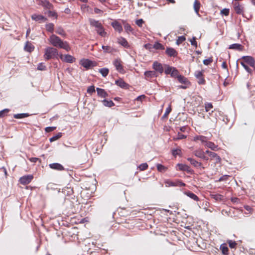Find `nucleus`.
I'll return each instance as SVG.
<instances>
[{"instance_id":"13d9d810","label":"nucleus","mask_w":255,"mask_h":255,"mask_svg":"<svg viewBox=\"0 0 255 255\" xmlns=\"http://www.w3.org/2000/svg\"><path fill=\"white\" fill-rule=\"evenodd\" d=\"M213 108L211 103H208L205 104V110L206 112L209 111Z\"/></svg>"},{"instance_id":"4be33fe9","label":"nucleus","mask_w":255,"mask_h":255,"mask_svg":"<svg viewBox=\"0 0 255 255\" xmlns=\"http://www.w3.org/2000/svg\"><path fill=\"white\" fill-rule=\"evenodd\" d=\"M243 46L239 43H234L229 46V48L231 49L237 50L238 51H242L243 50Z\"/></svg>"},{"instance_id":"393cba45","label":"nucleus","mask_w":255,"mask_h":255,"mask_svg":"<svg viewBox=\"0 0 255 255\" xmlns=\"http://www.w3.org/2000/svg\"><path fill=\"white\" fill-rule=\"evenodd\" d=\"M96 90L97 91L98 95L99 97L102 98H106L108 96V94L104 89L97 88Z\"/></svg>"},{"instance_id":"423d86ee","label":"nucleus","mask_w":255,"mask_h":255,"mask_svg":"<svg viewBox=\"0 0 255 255\" xmlns=\"http://www.w3.org/2000/svg\"><path fill=\"white\" fill-rule=\"evenodd\" d=\"M113 65L118 72L121 73H124L125 70L122 65V61L120 59L117 58L115 59L113 61Z\"/></svg>"},{"instance_id":"6e6552de","label":"nucleus","mask_w":255,"mask_h":255,"mask_svg":"<svg viewBox=\"0 0 255 255\" xmlns=\"http://www.w3.org/2000/svg\"><path fill=\"white\" fill-rule=\"evenodd\" d=\"M177 166L178 167V169L180 171H186L189 174H193L194 172L193 170L187 165L178 163L177 164Z\"/></svg>"},{"instance_id":"3c124183","label":"nucleus","mask_w":255,"mask_h":255,"mask_svg":"<svg viewBox=\"0 0 255 255\" xmlns=\"http://www.w3.org/2000/svg\"><path fill=\"white\" fill-rule=\"evenodd\" d=\"M212 196L216 200H222L224 198L223 196L220 194L213 195Z\"/></svg>"},{"instance_id":"37998d69","label":"nucleus","mask_w":255,"mask_h":255,"mask_svg":"<svg viewBox=\"0 0 255 255\" xmlns=\"http://www.w3.org/2000/svg\"><path fill=\"white\" fill-rule=\"evenodd\" d=\"M153 48L156 49H164L163 45L159 42L155 43L153 45Z\"/></svg>"},{"instance_id":"680f3d73","label":"nucleus","mask_w":255,"mask_h":255,"mask_svg":"<svg viewBox=\"0 0 255 255\" xmlns=\"http://www.w3.org/2000/svg\"><path fill=\"white\" fill-rule=\"evenodd\" d=\"M9 111V110L7 109H4L1 111H0V118L3 117L6 114H7Z\"/></svg>"},{"instance_id":"a211bd4d","label":"nucleus","mask_w":255,"mask_h":255,"mask_svg":"<svg viewBox=\"0 0 255 255\" xmlns=\"http://www.w3.org/2000/svg\"><path fill=\"white\" fill-rule=\"evenodd\" d=\"M165 53L167 55H168L170 57H176L178 53L173 48L167 47L166 49Z\"/></svg>"},{"instance_id":"20e7f679","label":"nucleus","mask_w":255,"mask_h":255,"mask_svg":"<svg viewBox=\"0 0 255 255\" xmlns=\"http://www.w3.org/2000/svg\"><path fill=\"white\" fill-rule=\"evenodd\" d=\"M164 183L166 187H183L185 186V184L183 183L181 180L179 179L175 180V181H172L171 180H166L165 181Z\"/></svg>"},{"instance_id":"8fccbe9b","label":"nucleus","mask_w":255,"mask_h":255,"mask_svg":"<svg viewBox=\"0 0 255 255\" xmlns=\"http://www.w3.org/2000/svg\"><path fill=\"white\" fill-rule=\"evenodd\" d=\"M148 167V165L146 163H144L140 164L138 166L139 169L141 171H143L145 169H146Z\"/></svg>"},{"instance_id":"6ab92c4d","label":"nucleus","mask_w":255,"mask_h":255,"mask_svg":"<svg viewBox=\"0 0 255 255\" xmlns=\"http://www.w3.org/2000/svg\"><path fill=\"white\" fill-rule=\"evenodd\" d=\"M144 75L145 78L147 80L157 76L156 72L154 71H146L144 72Z\"/></svg>"},{"instance_id":"338daca9","label":"nucleus","mask_w":255,"mask_h":255,"mask_svg":"<svg viewBox=\"0 0 255 255\" xmlns=\"http://www.w3.org/2000/svg\"><path fill=\"white\" fill-rule=\"evenodd\" d=\"M56 128L55 127H48L45 128V131L49 132L54 130Z\"/></svg>"},{"instance_id":"c03bdc74","label":"nucleus","mask_w":255,"mask_h":255,"mask_svg":"<svg viewBox=\"0 0 255 255\" xmlns=\"http://www.w3.org/2000/svg\"><path fill=\"white\" fill-rule=\"evenodd\" d=\"M171 106L169 105L166 109V110H165V112L163 116V118H165L166 117H167V116L169 115V114L171 112Z\"/></svg>"},{"instance_id":"c756f323","label":"nucleus","mask_w":255,"mask_h":255,"mask_svg":"<svg viewBox=\"0 0 255 255\" xmlns=\"http://www.w3.org/2000/svg\"><path fill=\"white\" fill-rule=\"evenodd\" d=\"M193 154L197 157L201 158L205 154L204 151L201 149H198L193 151Z\"/></svg>"},{"instance_id":"39448f33","label":"nucleus","mask_w":255,"mask_h":255,"mask_svg":"<svg viewBox=\"0 0 255 255\" xmlns=\"http://www.w3.org/2000/svg\"><path fill=\"white\" fill-rule=\"evenodd\" d=\"M166 74H170L171 77L174 78H177L179 75L178 71L174 67L167 66L165 70Z\"/></svg>"},{"instance_id":"0e129e2a","label":"nucleus","mask_w":255,"mask_h":255,"mask_svg":"<svg viewBox=\"0 0 255 255\" xmlns=\"http://www.w3.org/2000/svg\"><path fill=\"white\" fill-rule=\"evenodd\" d=\"M190 41L192 45L194 46L195 47H197V43L196 41V38L195 37H193Z\"/></svg>"},{"instance_id":"5701e85b","label":"nucleus","mask_w":255,"mask_h":255,"mask_svg":"<svg viewBox=\"0 0 255 255\" xmlns=\"http://www.w3.org/2000/svg\"><path fill=\"white\" fill-rule=\"evenodd\" d=\"M209 156L211 158V160L214 159L215 160V164H218L220 163L221 159L217 153L213 152L212 153H211V155Z\"/></svg>"},{"instance_id":"b1692460","label":"nucleus","mask_w":255,"mask_h":255,"mask_svg":"<svg viewBox=\"0 0 255 255\" xmlns=\"http://www.w3.org/2000/svg\"><path fill=\"white\" fill-rule=\"evenodd\" d=\"M205 146L213 150H216L218 149V145H216L214 142L208 141V140L205 142Z\"/></svg>"},{"instance_id":"bf43d9fd","label":"nucleus","mask_w":255,"mask_h":255,"mask_svg":"<svg viewBox=\"0 0 255 255\" xmlns=\"http://www.w3.org/2000/svg\"><path fill=\"white\" fill-rule=\"evenodd\" d=\"M198 79V83L199 84H204L205 83V80L203 76H201Z\"/></svg>"},{"instance_id":"0eeeda50","label":"nucleus","mask_w":255,"mask_h":255,"mask_svg":"<svg viewBox=\"0 0 255 255\" xmlns=\"http://www.w3.org/2000/svg\"><path fill=\"white\" fill-rule=\"evenodd\" d=\"M80 64L86 69H89L91 67H94L96 65V63L89 59H83L80 61Z\"/></svg>"},{"instance_id":"dca6fc26","label":"nucleus","mask_w":255,"mask_h":255,"mask_svg":"<svg viewBox=\"0 0 255 255\" xmlns=\"http://www.w3.org/2000/svg\"><path fill=\"white\" fill-rule=\"evenodd\" d=\"M234 9L237 14H241L243 13L244 7L239 2H235L234 4Z\"/></svg>"},{"instance_id":"79ce46f5","label":"nucleus","mask_w":255,"mask_h":255,"mask_svg":"<svg viewBox=\"0 0 255 255\" xmlns=\"http://www.w3.org/2000/svg\"><path fill=\"white\" fill-rule=\"evenodd\" d=\"M186 40L185 36H181L178 37V39L176 40V43L177 45H179L183 42H184Z\"/></svg>"},{"instance_id":"a19ab883","label":"nucleus","mask_w":255,"mask_h":255,"mask_svg":"<svg viewBox=\"0 0 255 255\" xmlns=\"http://www.w3.org/2000/svg\"><path fill=\"white\" fill-rule=\"evenodd\" d=\"M62 136V133L61 132H59L58 134H57L56 135L52 136L49 139L50 142H53L55 140H57L60 137H61Z\"/></svg>"},{"instance_id":"c85d7f7f","label":"nucleus","mask_w":255,"mask_h":255,"mask_svg":"<svg viewBox=\"0 0 255 255\" xmlns=\"http://www.w3.org/2000/svg\"><path fill=\"white\" fill-rule=\"evenodd\" d=\"M208 140L207 137L203 135H197L194 137V140H200L202 143H205Z\"/></svg>"},{"instance_id":"4d7b16f0","label":"nucleus","mask_w":255,"mask_h":255,"mask_svg":"<svg viewBox=\"0 0 255 255\" xmlns=\"http://www.w3.org/2000/svg\"><path fill=\"white\" fill-rule=\"evenodd\" d=\"M181 151L180 149H176L172 150V154L176 156L177 155H180Z\"/></svg>"},{"instance_id":"2f4dec72","label":"nucleus","mask_w":255,"mask_h":255,"mask_svg":"<svg viewBox=\"0 0 255 255\" xmlns=\"http://www.w3.org/2000/svg\"><path fill=\"white\" fill-rule=\"evenodd\" d=\"M102 48L104 50V52L105 53H110L115 51V50L114 48L109 46L103 45Z\"/></svg>"},{"instance_id":"4c0bfd02","label":"nucleus","mask_w":255,"mask_h":255,"mask_svg":"<svg viewBox=\"0 0 255 255\" xmlns=\"http://www.w3.org/2000/svg\"><path fill=\"white\" fill-rule=\"evenodd\" d=\"M124 23L125 29L127 33H129V32H132L133 31V29L130 24L127 23H125L124 22Z\"/></svg>"},{"instance_id":"f704fd0d","label":"nucleus","mask_w":255,"mask_h":255,"mask_svg":"<svg viewBox=\"0 0 255 255\" xmlns=\"http://www.w3.org/2000/svg\"><path fill=\"white\" fill-rule=\"evenodd\" d=\"M99 72L102 74V75L106 77L109 74V70L107 68H103L100 69Z\"/></svg>"},{"instance_id":"f257e3e1","label":"nucleus","mask_w":255,"mask_h":255,"mask_svg":"<svg viewBox=\"0 0 255 255\" xmlns=\"http://www.w3.org/2000/svg\"><path fill=\"white\" fill-rule=\"evenodd\" d=\"M49 41L50 43L54 47L63 48L68 51L70 47L66 41H63L58 36L52 34L50 36Z\"/></svg>"},{"instance_id":"f3484780","label":"nucleus","mask_w":255,"mask_h":255,"mask_svg":"<svg viewBox=\"0 0 255 255\" xmlns=\"http://www.w3.org/2000/svg\"><path fill=\"white\" fill-rule=\"evenodd\" d=\"M111 25L113 27L115 30L121 33L123 31V27L120 23L118 21L115 20L111 23Z\"/></svg>"},{"instance_id":"c9c22d12","label":"nucleus","mask_w":255,"mask_h":255,"mask_svg":"<svg viewBox=\"0 0 255 255\" xmlns=\"http://www.w3.org/2000/svg\"><path fill=\"white\" fill-rule=\"evenodd\" d=\"M29 115L27 113H22V114H14L13 115V117L15 119H23L26 117H28Z\"/></svg>"},{"instance_id":"9b49d317","label":"nucleus","mask_w":255,"mask_h":255,"mask_svg":"<svg viewBox=\"0 0 255 255\" xmlns=\"http://www.w3.org/2000/svg\"><path fill=\"white\" fill-rule=\"evenodd\" d=\"M33 177L32 175L23 176L20 178L19 182L21 184L26 185L29 184L32 180Z\"/></svg>"},{"instance_id":"cd10ccee","label":"nucleus","mask_w":255,"mask_h":255,"mask_svg":"<svg viewBox=\"0 0 255 255\" xmlns=\"http://www.w3.org/2000/svg\"><path fill=\"white\" fill-rule=\"evenodd\" d=\"M34 49V46L29 42H26L25 46H24V50L26 51L31 52Z\"/></svg>"},{"instance_id":"052dcab7","label":"nucleus","mask_w":255,"mask_h":255,"mask_svg":"<svg viewBox=\"0 0 255 255\" xmlns=\"http://www.w3.org/2000/svg\"><path fill=\"white\" fill-rule=\"evenodd\" d=\"M212 61H213L212 58H209L208 59L204 60L203 63L205 65H208L209 64H210L212 62Z\"/></svg>"},{"instance_id":"f8f14e48","label":"nucleus","mask_w":255,"mask_h":255,"mask_svg":"<svg viewBox=\"0 0 255 255\" xmlns=\"http://www.w3.org/2000/svg\"><path fill=\"white\" fill-rule=\"evenodd\" d=\"M152 68L155 70L154 71L158 72L160 74L162 73L164 71L162 64L157 61L153 62Z\"/></svg>"},{"instance_id":"bb28decb","label":"nucleus","mask_w":255,"mask_h":255,"mask_svg":"<svg viewBox=\"0 0 255 255\" xmlns=\"http://www.w3.org/2000/svg\"><path fill=\"white\" fill-rule=\"evenodd\" d=\"M200 8V2L198 0H195L194 2V9L196 13L198 15L200 16L199 13V11Z\"/></svg>"},{"instance_id":"7c9ffc66","label":"nucleus","mask_w":255,"mask_h":255,"mask_svg":"<svg viewBox=\"0 0 255 255\" xmlns=\"http://www.w3.org/2000/svg\"><path fill=\"white\" fill-rule=\"evenodd\" d=\"M41 3H42L41 4L43 7H44L48 9H50L53 8L52 4L49 1H48L47 0H44L43 1H42Z\"/></svg>"},{"instance_id":"a878e982","label":"nucleus","mask_w":255,"mask_h":255,"mask_svg":"<svg viewBox=\"0 0 255 255\" xmlns=\"http://www.w3.org/2000/svg\"><path fill=\"white\" fill-rule=\"evenodd\" d=\"M184 193L188 197H189V198H190L191 199H192L195 201H198L199 200V198L194 193H193L189 191L185 192Z\"/></svg>"},{"instance_id":"72a5a7b5","label":"nucleus","mask_w":255,"mask_h":255,"mask_svg":"<svg viewBox=\"0 0 255 255\" xmlns=\"http://www.w3.org/2000/svg\"><path fill=\"white\" fill-rule=\"evenodd\" d=\"M102 102L103 105L106 107H112L115 105L114 102L112 100L104 99Z\"/></svg>"},{"instance_id":"e2e57ef3","label":"nucleus","mask_w":255,"mask_h":255,"mask_svg":"<svg viewBox=\"0 0 255 255\" xmlns=\"http://www.w3.org/2000/svg\"><path fill=\"white\" fill-rule=\"evenodd\" d=\"M81 8L83 11L85 12L88 10L89 6L86 4H83L81 5Z\"/></svg>"},{"instance_id":"ea45409f","label":"nucleus","mask_w":255,"mask_h":255,"mask_svg":"<svg viewBox=\"0 0 255 255\" xmlns=\"http://www.w3.org/2000/svg\"><path fill=\"white\" fill-rule=\"evenodd\" d=\"M46 30L52 32L54 30V24L52 23L46 24L45 25Z\"/></svg>"},{"instance_id":"5fc2aeb1","label":"nucleus","mask_w":255,"mask_h":255,"mask_svg":"<svg viewBox=\"0 0 255 255\" xmlns=\"http://www.w3.org/2000/svg\"><path fill=\"white\" fill-rule=\"evenodd\" d=\"M230 10L229 8H224L221 11V14L227 16L229 14Z\"/></svg>"},{"instance_id":"49530a36","label":"nucleus","mask_w":255,"mask_h":255,"mask_svg":"<svg viewBox=\"0 0 255 255\" xmlns=\"http://www.w3.org/2000/svg\"><path fill=\"white\" fill-rule=\"evenodd\" d=\"M229 246L231 249H234L236 248L237 244L235 241H233L232 240L228 241Z\"/></svg>"},{"instance_id":"603ef678","label":"nucleus","mask_w":255,"mask_h":255,"mask_svg":"<svg viewBox=\"0 0 255 255\" xmlns=\"http://www.w3.org/2000/svg\"><path fill=\"white\" fill-rule=\"evenodd\" d=\"M47 14H48V16L49 17H57V16L56 13L53 11L48 10L47 12Z\"/></svg>"},{"instance_id":"ddd939ff","label":"nucleus","mask_w":255,"mask_h":255,"mask_svg":"<svg viewBox=\"0 0 255 255\" xmlns=\"http://www.w3.org/2000/svg\"><path fill=\"white\" fill-rule=\"evenodd\" d=\"M115 83L120 87L125 89H128L129 87V85L126 83L122 79H119L116 80Z\"/></svg>"},{"instance_id":"9d476101","label":"nucleus","mask_w":255,"mask_h":255,"mask_svg":"<svg viewBox=\"0 0 255 255\" xmlns=\"http://www.w3.org/2000/svg\"><path fill=\"white\" fill-rule=\"evenodd\" d=\"M60 58L64 62L69 63H72L74 62L75 60V58L73 56L69 54H66L64 56L62 54H61L60 55Z\"/></svg>"},{"instance_id":"1a4fd4ad","label":"nucleus","mask_w":255,"mask_h":255,"mask_svg":"<svg viewBox=\"0 0 255 255\" xmlns=\"http://www.w3.org/2000/svg\"><path fill=\"white\" fill-rule=\"evenodd\" d=\"M242 58L244 60V63H248L252 67L254 68L255 67V60L253 57L250 56H244Z\"/></svg>"},{"instance_id":"774afa93","label":"nucleus","mask_w":255,"mask_h":255,"mask_svg":"<svg viewBox=\"0 0 255 255\" xmlns=\"http://www.w3.org/2000/svg\"><path fill=\"white\" fill-rule=\"evenodd\" d=\"M186 137V135H185L183 134L178 133V134L177 135V137L175 138V139H184Z\"/></svg>"},{"instance_id":"473e14b6","label":"nucleus","mask_w":255,"mask_h":255,"mask_svg":"<svg viewBox=\"0 0 255 255\" xmlns=\"http://www.w3.org/2000/svg\"><path fill=\"white\" fill-rule=\"evenodd\" d=\"M177 78L178 81L181 83L187 84L189 83L188 79L182 75H179Z\"/></svg>"},{"instance_id":"aec40b11","label":"nucleus","mask_w":255,"mask_h":255,"mask_svg":"<svg viewBox=\"0 0 255 255\" xmlns=\"http://www.w3.org/2000/svg\"><path fill=\"white\" fill-rule=\"evenodd\" d=\"M31 18L36 21H39V22L41 21H45L47 20V18L42 15H37L36 14H32L31 15Z\"/></svg>"},{"instance_id":"a18cd8bd","label":"nucleus","mask_w":255,"mask_h":255,"mask_svg":"<svg viewBox=\"0 0 255 255\" xmlns=\"http://www.w3.org/2000/svg\"><path fill=\"white\" fill-rule=\"evenodd\" d=\"M87 92L88 94L92 95L93 93L95 92V86L94 85L89 87L87 89Z\"/></svg>"},{"instance_id":"2eb2a0df","label":"nucleus","mask_w":255,"mask_h":255,"mask_svg":"<svg viewBox=\"0 0 255 255\" xmlns=\"http://www.w3.org/2000/svg\"><path fill=\"white\" fill-rule=\"evenodd\" d=\"M49 167L51 169L58 170V171H63L64 170V168L62 165L58 163H51L49 165Z\"/></svg>"},{"instance_id":"58836bf2","label":"nucleus","mask_w":255,"mask_h":255,"mask_svg":"<svg viewBox=\"0 0 255 255\" xmlns=\"http://www.w3.org/2000/svg\"><path fill=\"white\" fill-rule=\"evenodd\" d=\"M156 167L158 171L161 172H164L167 170V168L166 167L160 164H157Z\"/></svg>"},{"instance_id":"f03ea898","label":"nucleus","mask_w":255,"mask_h":255,"mask_svg":"<svg viewBox=\"0 0 255 255\" xmlns=\"http://www.w3.org/2000/svg\"><path fill=\"white\" fill-rule=\"evenodd\" d=\"M89 21L91 26L96 28L97 32L101 36L105 37L107 33L105 32L102 23L99 21L93 18H89Z\"/></svg>"},{"instance_id":"e433bc0d","label":"nucleus","mask_w":255,"mask_h":255,"mask_svg":"<svg viewBox=\"0 0 255 255\" xmlns=\"http://www.w3.org/2000/svg\"><path fill=\"white\" fill-rule=\"evenodd\" d=\"M220 249L222 251V253L224 255H228V248L227 245L225 244H222L220 246Z\"/></svg>"},{"instance_id":"7ed1b4c3","label":"nucleus","mask_w":255,"mask_h":255,"mask_svg":"<svg viewBox=\"0 0 255 255\" xmlns=\"http://www.w3.org/2000/svg\"><path fill=\"white\" fill-rule=\"evenodd\" d=\"M58 55V52L57 49L48 47L45 49V52L44 54V58L46 60L50 59L57 58Z\"/></svg>"},{"instance_id":"4468645a","label":"nucleus","mask_w":255,"mask_h":255,"mask_svg":"<svg viewBox=\"0 0 255 255\" xmlns=\"http://www.w3.org/2000/svg\"><path fill=\"white\" fill-rule=\"evenodd\" d=\"M188 161H189L190 163L195 167L199 168L201 167L202 169H204L205 167L202 166V164L201 162L197 161L194 158L189 157L187 158Z\"/></svg>"},{"instance_id":"6e6d98bb","label":"nucleus","mask_w":255,"mask_h":255,"mask_svg":"<svg viewBox=\"0 0 255 255\" xmlns=\"http://www.w3.org/2000/svg\"><path fill=\"white\" fill-rule=\"evenodd\" d=\"M144 21L142 19H139L135 21L136 24L140 27H142V25Z\"/></svg>"},{"instance_id":"412c9836","label":"nucleus","mask_w":255,"mask_h":255,"mask_svg":"<svg viewBox=\"0 0 255 255\" xmlns=\"http://www.w3.org/2000/svg\"><path fill=\"white\" fill-rule=\"evenodd\" d=\"M118 42L124 47L128 48L129 47L127 40L123 37H120L118 38Z\"/></svg>"},{"instance_id":"69168bd1","label":"nucleus","mask_w":255,"mask_h":255,"mask_svg":"<svg viewBox=\"0 0 255 255\" xmlns=\"http://www.w3.org/2000/svg\"><path fill=\"white\" fill-rule=\"evenodd\" d=\"M203 71H197L195 73V76L197 79L199 78L201 76H203Z\"/></svg>"},{"instance_id":"864d4df0","label":"nucleus","mask_w":255,"mask_h":255,"mask_svg":"<svg viewBox=\"0 0 255 255\" xmlns=\"http://www.w3.org/2000/svg\"><path fill=\"white\" fill-rule=\"evenodd\" d=\"M37 69L38 70L43 71L46 70V66L43 63H40L38 65Z\"/></svg>"},{"instance_id":"de8ad7c7","label":"nucleus","mask_w":255,"mask_h":255,"mask_svg":"<svg viewBox=\"0 0 255 255\" xmlns=\"http://www.w3.org/2000/svg\"><path fill=\"white\" fill-rule=\"evenodd\" d=\"M241 64L243 66V67L246 69V70L249 73H252V70L244 62H241Z\"/></svg>"},{"instance_id":"09e8293b","label":"nucleus","mask_w":255,"mask_h":255,"mask_svg":"<svg viewBox=\"0 0 255 255\" xmlns=\"http://www.w3.org/2000/svg\"><path fill=\"white\" fill-rule=\"evenodd\" d=\"M56 32L57 34H60L61 35H65V32H64V30L61 27H58L57 28V29L56 30Z\"/></svg>"}]
</instances>
